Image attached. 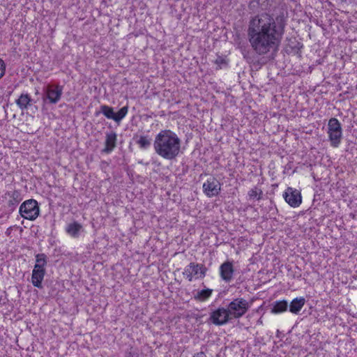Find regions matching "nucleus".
<instances>
[{"mask_svg": "<svg viewBox=\"0 0 357 357\" xmlns=\"http://www.w3.org/2000/svg\"><path fill=\"white\" fill-rule=\"evenodd\" d=\"M22 197L20 190H8L2 195V201L6 203V206L10 211H13L22 201Z\"/></svg>", "mask_w": 357, "mask_h": 357, "instance_id": "0eeeda50", "label": "nucleus"}, {"mask_svg": "<svg viewBox=\"0 0 357 357\" xmlns=\"http://www.w3.org/2000/svg\"><path fill=\"white\" fill-rule=\"evenodd\" d=\"M283 197L285 201L291 207H298L301 204L302 202L301 193L298 190H294L291 188H288L286 190V191L283 194Z\"/></svg>", "mask_w": 357, "mask_h": 357, "instance_id": "f8f14e48", "label": "nucleus"}, {"mask_svg": "<svg viewBox=\"0 0 357 357\" xmlns=\"http://www.w3.org/2000/svg\"><path fill=\"white\" fill-rule=\"evenodd\" d=\"M285 26L283 18H274L267 13L251 18L247 33L254 52L259 56L275 54L279 50Z\"/></svg>", "mask_w": 357, "mask_h": 357, "instance_id": "f257e3e1", "label": "nucleus"}, {"mask_svg": "<svg viewBox=\"0 0 357 357\" xmlns=\"http://www.w3.org/2000/svg\"><path fill=\"white\" fill-rule=\"evenodd\" d=\"M206 272V268L203 265L192 262L185 268L183 274L188 281L191 282L193 277L199 274L200 278H204Z\"/></svg>", "mask_w": 357, "mask_h": 357, "instance_id": "1a4fd4ad", "label": "nucleus"}, {"mask_svg": "<svg viewBox=\"0 0 357 357\" xmlns=\"http://www.w3.org/2000/svg\"><path fill=\"white\" fill-rule=\"evenodd\" d=\"M288 307V303L285 300L275 301L273 303L271 312L275 314L285 312Z\"/></svg>", "mask_w": 357, "mask_h": 357, "instance_id": "aec40b11", "label": "nucleus"}, {"mask_svg": "<svg viewBox=\"0 0 357 357\" xmlns=\"http://www.w3.org/2000/svg\"><path fill=\"white\" fill-rule=\"evenodd\" d=\"M63 94V86L59 84L48 85L43 89V94L42 96L43 107L46 105H56L57 104Z\"/></svg>", "mask_w": 357, "mask_h": 357, "instance_id": "7ed1b4c3", "label": "nucleus"}, {"mask_svg": "<svg viewBox=\"0 0 357 357\" xmlns=\"http://www.w3.org/2000/svg\"><path fill=\"white\" fill-rule=\"evenodd\" d=\"M328 135L331 145L338 147L342 137V126L340 121L335 118H331L328 123Z\"/></svg>", "mask_w": 357, "mask_h": 357, "instance_id": "423d86ee", "label": "nucleus"}, {"mask_svg": "<svg viewBox=\"0 0 357 357\" xmlns=\"http://www.w3.org/2000/svg\"><path fill=\"white\" fill-rule=\"evenodd\" d=\"M250 305L243 298H236L231 301L227 307L231 319H239L246 314Z\"/></svg>", "mask_w": 357, "mask_h": 357, "instance_id": "20e7f679", "label": "nucleus"}, {"mask_svg": "<svg viewBox=\"0 0 357 357\" xmlns=\"http://www.w3.org/2000/svg\"><path fill=\"white\" fill-rule=\"evenodd\" d=\"M82 230V225L77 222H73L67 225L66 231L68 235L73 238H78L79 236L80 231Z\"/></svg>", "mask_w": 357, "mask_h": 357, "instance_id": "dca6fc26", "label": "nucleus"}, {"mask_svg": "<svg viewBox=\"0 0 357 357\" xmlns=\"http://www.w3.org/2000/svg\"><path fill=\"white\" fill-rule=\"evenodd\" d=\"M305 303L303 297L296 298L289 304V311L293 314H298Z\"/></svg>", "mask_w": 357, "mask_h": 357, "instance_id": "f3484780", "label": "nucleus"}, {"mask_svg": "<svg viewBox=\"0 0 357 357\" xmlns=\"http://www.w3.org/2000/svg\"><path fill=\"white\" fill-rule=\"evenodd\" d=\"M136 143L139 145L140 149H146L151 145V139L148 136L141 135L136 141Z\"/></svg>", "mask_w": 357, "mask_h": 357, "instance_id": "412c9836", "label": "nucleus"}, {"mask_svg": "<svg viewBox=\"0 0 357 357\" xmlns=\"http://www.w3.org/2000/svg\"><path fill=\"white\" fill-rule=\"evenodd\" d=\"M193 357H206V354L203 351L195 354Z\"/></svg>", "mask_w": 357, "mask_h": 357, "instance_id": "bb28decb", "label": "nucleus"}, {"mask_svg": "<svg viewBox=\"0 0 357 357\" xmlns=\"http://www.w3.org/2000/svg\"><path fill=\"white\" fill-rule=\"evenodd\" d=\"M221 190L220 182L215 178H209L203 184V191L208 197L217 196Z\"/></svg>", "mask_w": 357, "mask_h": 357, "instance_id": "9b49d317", "label": "nucleus"}, {"mask_svg": "<svg viewBox=\"0 0 357 357\" xmlns=\"http://www.w3.org/2000/svg\"><path fill=\"white\" fill-rule=\"evenodd\" d=\"M215 63L217 65V69H221L227 66V61L222 56H218L215 60Z\"/></svg>", "mask_w": 357, "mask_h": 357, "instance_id": "b1692460", "label": "nucleus"}, {"mask_svg": "<svg viewBox=\"0 0 357 357\" xmlns=\"http://www.w3.org/2000/svg\"><path fill=\"white\" fill-rule=\"evenodd\" d=\"M47 264V257L45 254H37L36 255V264L46 266Z\"/></svg>", "mask_w": 357, "mask_h": 357, "instance_id": "5701e85b", "label": "nucleus"}, {"mask_svg": "<svg viewBox=\"0 0 357 357\" xmlns=\"http://www.w3.org/2000/svg\"><path fill=\"white\" fill-rule=\"evenodd\" d=\"M19 213L24 219L36 220L40 214L38 202L33 199L24 201L20 206Z\"/></svg>", "mask_w": 357, "mask_h": 357, "instance_id": "39448f33", "label": "nucleus"}, {"mask_svg": "<svg viewBox=\"0 0 357 357\" xmlns=\"http://www.w3.org/2000/svg\"><path fill=\"white\" fill-rule=\"evenodd\" d=\"M234 268L232 262L227 261L220 266V275L223 281L229 282L233 279Z\"/></svg>", "mask_w": 357, "mask_h": 357, "instance_id": "ddd939ff", "label": "nucleus"}, {"mask_svg": "<svg viewBox=\"0 0 357 357\" xmlns=\"http://www.w3.org/2000/svg\"><path fill=\"white\" fill-rule=\"evenodd\" d=\"M33 100L31 98L30 95L27 93H22L20 97L15 100L16 105L19 108L24 111L27 109L29 107L32 105Z\"/></svg>", "mask_w": 357, "mask_h": 357, "instance_id": "2eb2a0df", "label": "nucleus"}, {"mask_svg": "<svg viewBox=\"0 0 357 357\" xmlns=\"http://www.w3.org/2000/svg\"><path fill=\"white\" fill-rule=\"evenodd\" d=\"M32 271L46 273L45 266L39 264H35Z\"/></svg>", "mask_w": 357, "mask_h": 357, "instance_id": "a878e982", "label": "nucleus"}, {"mask_svg": "<svg viewBox=\"0 0 357 357\" xmlns=\"http://www.w3.org/2000/svg\"><path fill=\"white\" fill-rule=\"evenodd\" d=\"M117 135L114 132L106 133L105 148L102 152L105 153H111L116 146Z\"/></svg>", "mask_w": 357, "mask_h": 357, "instance_id": "4468645a", "label": "nucleus"}, {"mask_svg": "<svg viewBox=\"0 0 357 357\" xmlns=\"http://www.w3.org/2000/svg\"><path fill=\"white\" fill-rule=\"evenodd\" d=\"M6 72V65L4 61L0 59V79L4 75Z\"/></svg>", "mask_w": 357, "mask_h": 357, "instance_id": "393cba45", "label": "nucleus"}, {"mask_svg": "<svg viewBox=\"0 0 357 357\" xmlns=\"http://www.w3.org/2000/svg\"><path fill=\"white\" fill-rule=\"evenodd\" d=\"M181 140L170 130H162L155 137L153 148L156 154L167 160H175L181 151Z\"/></svg>", "mask_w": 357, "mask_h": 357, "instance_id": "f03ea898", "label": "nucleus"}, {"mask_svg": "<svg viewBox=\"0 0 357 357\" xmlns=\"http://www.w3.org/2000/svg\"><path fill=\"white\" fill-rule=\"evenodd\" d=\"M257 3V4H259V0H254V1H251V2H250V6H252V4H254V3Z\"/></svg>", "mask_w": 357, "mask_h": 357, "instance_id": "cd10ccee", "label": "nucleus"}, {"mask_svg": "<svg viewBox=\"0 0 357 357\" xmlns=\"http://www.w3.org/2000/svg\"><path fill=\"white\" fill-rule=\"evenodd\" d=\"M229 319H231V317L227 308L219 307L211 313L210 320L215 325H224L227 324Z\"/></svg>", "mask_w": 357, "mask_h": 357, "instance_id": "9d476101", "label": "nucleus"}, {"mask_svg": "<svg viewBox=\"0 0 357 357\" xmlns=\"http://www.w3.org/2000/svg\"><path fill=\"white\" fill-rule=\"evenodd\" d=\"M212 293L213 289L208 288L202 290H198L193 292V298L196 301L204 302L211 296Z\"/></svg>", "mask_w": 357, "mask_h": 357, "instance_id": "a211bd4d", "label": "nucleus"}, {"mask_svg": "<svg viewBox=\"0 0 357 357\" xmlns=\"http://www.w3.org/2000/svg\"><path fill=\"white\" fill-rule=\"evenodd\" d=\"M45 273L44 272H35L32 271L31 274V282L32 284L37 288L42 289V282L44 279Z\"/></svg>", "mask_w": 357, "mask_h": 357, "instance_id": "6ab92c4d", "label": "nucleus"}, {"mask_svg": "<svg viewBox=\"0 0 357 357\" xmlns=\"http://www.w3.org/2000/svg\"><path fill=\"white\" fill-rule=\"evenodd\" d=\"M250 199H257V200L261 199L262 195V191L257 188H253L248 192Z\"/></svg>", "mask_w": 357, "mask_h": 357, "instance_id": "4be33fe9", "label": "nucleus"}, {"mask_svg": "<svg viewBox=\"0 0 357 357\" xmlns=\"http://www.w3.org/2000/svg\"><path fill=\"white\" fill-rule=\"evenodd\" d=\"M128 107L124 106L121 107L117 113L114 112L112 107L103 105L100 106V112L108 119H112L114 121L120 122L128 114Z\"/></svg>", "mask_w": 357, "mask_h": 357, "instance_id": "6e6552de", "label": "nucleus"}]
</instances>
